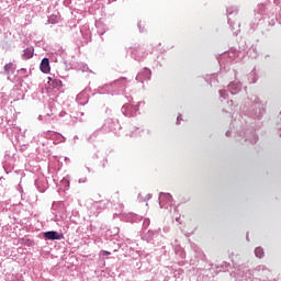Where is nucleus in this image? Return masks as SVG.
I'll return each instance as SVG.
<instances>
[{
  "mask_svg": "<svg viewBox=\"0 0 281 281\" xmlns=\"http://www.w3.org/2000/svg\"><path fill=\"white\" fill-rule=\"evenodd\" d=\"M44 238L45 240H63L65 236L56 231H50L44 233Z\"/></svg>",
  "mask_w": 281,
  "mask_h": 281,
  "instance_id": "obj_1",
  "label": "nucleus"
},
{
  "mask_svg": "<svg viewBox=\"0 0 281 281\" xmlns=\"http://www.w3.org/2000/svg\"><path fill=\"white\" fill-rule=\"evenodd\" d=\"M255 255L257 256V258H262L265 256V250L261 247H257L255 249Z\"/></svg>",
  "mask_w": 281,
  "mask_h": 281,
  "instance_id": "obj_3",
  "label": "nucleus"
},
{
  "mask_svg": "<svg viewBox=\"0 0 281 281\" xmlns=\"http://www.w3.org/2000/svg\"><path fill=\"white\" fill-rule=\"evenodd\" d=\"M50 69L52 68L49 67V59L48 58L42 59L41 71H43V74H49Z\"/></svg>",
  "mask_w": 281,
  "mask_h": 281,
  "instance_id": "obj_2",
  "label": "nucleus"
},
{
  "mask_svg": "<svg viewBox=\"0 0 281 281\" xmlns=\"http://www.w3.org/2000/svg\"><path fill=\"white\" fill-rule=\"evenodd\" d=\"M32 56H34V50L27 48L24 50V58L27 60L30 58H32Z\"/></svg>",
  "mask_w": 281,
  "mask_h": 281,
  "instance_id": "obj_4",
  "label": "nucleus"
},
{
  "mask_svg": "<svg viewBox=\"0 0 281 281\" xmlns=\"http://www.w3.org/2000/svg\"><path fill=\"white\" fill-rule=\"evenodd\" d=\"M137 78H142V74H138Z\"/></svg>",
  "mask_w": 281,
  "mask_h": 281,
  "instance_id": "obj_9",
  "label": "nucleus"
},
{
  "mask_svg": "<svg viewBox=\"0 0 281 281\" xmlns=\"http://www.w3.org/2000/svg\"><path fill=\"white\" fill-rule=\"evenodd\" d=\"M144 74L145 76H147L148 79L150 78V69L145 68Z\"/></svg>",
  "mask_w": 281,
  "mask_h": 281,
  "instance_id": "obj_7",
  "label": "nucleus"
},
{
  "mask_svg": "<svg viewBox=\"0 0 281 281\" xmlns=\"http://www.w3.org/2000/svg\"><path fill=\"white\" fill-rule=\"evenodd\" d=\"M48 23H58V13L57 14H52L49 18H48Z\"/></svg>",
  "mask_w": 281,
  "mask_h": 281,
  "instance_id": "obj_5",
  "label": "nucleus"
},
{
  "mask_svg": "<svg viewBox=\"0 0 281 281\" xmlns=\"http://www.w3.org/2000/svg\"><path fill=\"white\" fill-rule=\"evenodd\" d=\"M12 64H7L5 66H4V70L7 71V74H10V71H12Z\"/></svg>",
  "mask_w": 281,
  "mask_h": 281,
  "instance_id": "obj_6",
  "label": "nucleus"
},
{
  "mask_svg": "<svg viewBox=\"0 0 281 281\" xmlns=\"http://www.w3.org/2000/svg\"><path fill=\"white\" fill-rule=\"evenodd\" d=\"M102 255H103V256H111V252H109V251H106V250H103V251H102Z\"/></svg>",
  "mask_w": 281,
  "mask_h": 281,
  "instance_id": "obj_8",
  "label": "nucleus"
}]
</instances>
